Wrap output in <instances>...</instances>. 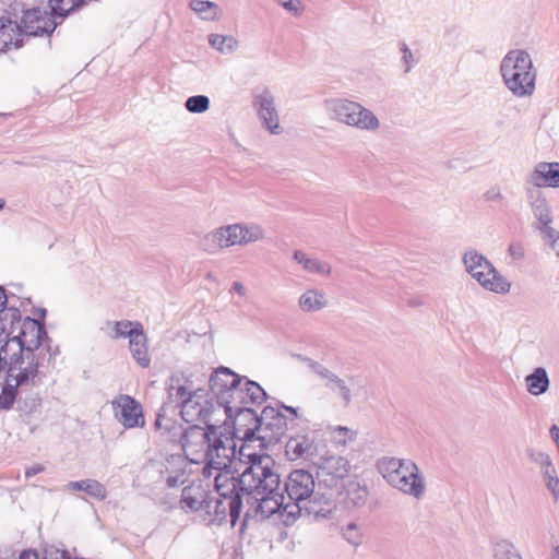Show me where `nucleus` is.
Instances as JSON below:
<instances>
[{
    "label": "nucleus",
    "mask_w": 559,
    "mask_h": 559,
    "mask_svg": "<svg viewBox=\"0 0 559 559\" xmlns=\"http://www.w3.org/2000/svg\"><path fill=\"white\" fill-rule=\"evenodd\" d=\"M297 358L305 362L307 366H309V360H312L311 358L307 357V356H302V355H297Z\"/></svg>",
    "instance_id": "nucleus-62"
},
{
    "label": "nucleus",
    "mask_w": 559,
    "mask_h": 559,
    "mask_svg": "<svg viewBox=\"0 0 559 559\" xmlns=\"http://www.w3.org/2000/svg\"><path fill=\"white\" fill-rule=\"evenodd\" d=\"M102 331L112 340L129 338L131 354L140 362V329L138 322L129 320L106 321Z\"/></svg>",
    "instance_id": "nucleus-18"
},
{
    "label": "nucleus",
    "mask_w": 559,
    "mask_h": 559,
    "mask_svg": "<svg viewBox=\"0 0 559 559\" xmlns=\"http://www.w3.org/2000/svg\"><path fill=\"white\" fill-rule=\"evenodd\" d=\"M21 312L14 306L0 312V344H7L16 334L21 324Z\"/></svg>",
    "instance_id": "nucleus-31"
},
{
    "label": "nucleus",
    "mask_w": 559,
    "mask_h": 559,
    "mask_svg": "<svg viewBox=\"0 0 559 559\" xmlns=\"http://www.w3.org/2000/svg\"><path fill=\"white\" fill-rule=\"evenodd\" d=\"M240 247L261 241L265 238V229L257 223H238Z\"/></svg>",
    "instance_id": "nucleus-37"
},
{
    "label": "nucleus",
    "mask_w": 559,
    "mask_h": 559,
    "mask_svg": "<svg viewBox=\"0 0 559 559\" xmlns=\"http://www.w3.org/2000/svg\"><path fill=\"white\" fill-rule=\"evenodd\" d=\"M330 438L334 444L345 447L355 440L356 431L344 426H336L331 428Z\"/></svg>",
    "instance_id": "nucleus-42"
},
{
    "label": "nucleus",
    "mask_w": 559,
    "mask_h": 559,
    "mask_svg": "<svg viewBox=\"0 0 559 559\" xmlns=\"http://www.w3.org/2000/svg\"><path fill=\"white\" fill-rule=\"evenodd\" d=\"M23 36L24 33L17 22H13L10 17H0V51H5L12 46L22 47Z\"/></svg>",
    "instance_id": "nucleus-27"
},
{
    "label": "nucleus",
    "mask_w": 559,
    "mask_h": 559,
    "mask_svg": "<svg viewBox=\"0 0 559 559\" xmlns=\"http://www.w3.org/2000/svg\"><path fill=\"white\" fill-rule=\"evenodd\" d=\"M550 436L556 444L559 447V427L554 425L550 428Z\"/></svg>",
    "instance_id": "nucleus-59"
},
{
    "label": "nucleus",
    "mask_w": 559,
    "mask_h": 559,
    "mask_svg": "<svg viewBox=\"0 0 559 559\" xmlns=\"http://www.w3.org/2000/svg\"><path fill=\"white\" fill-rule=\"evenodd\" d=\"M552 223H544L540 225H536V229L540 233L544 241L551 248L554 246V240L559 239V231L556 230L552 226Z\"/></svg>",
    "instance_id": "nucleus-46"
},
{
    "label": "nucleus",
    "mask_w": 559,
    "mask_h": 559,
    "mask_svg": "<svg viewBox=\"0 0 559 559\" xmlns=\"http://www.w3.org/2000/svg\"><path fill=\"white\" fill-rule=\"evenodd\" d=\"M466 272L486 290L507 294L511 283L498 272L492 263L475 249L466 250L462 258Z\"/></svg>",
    "instance_id": "nucleus-9"
},
{
    "label": "nucleus",
    "mask_w": 559,
    "mask_h": 559,
    "mask_svg": "<svg viewBox=\"0 0 559 559\" xmlns=\"http://www.w3.org/2000/svg\"><path fill=\"white\" fill-rule=\"evenodd\" d=\"M167 390L169 400L180 407L182 419L192 424V427H201L200 424H204L205 429H211L224 424V408L217 406L211 392L195 388L185 373H173Z\"/></svg>",
    "instance_id": "nucleus-3"
},
{
    "label": "nucleus",
    "mask_w": 559,
    "mask_h": 559,
    "mask_svg": "<svg viewBox=\"0 0 559 559\" xmlns=\"http://www.w3.org/2000/svg\"><path fill=\"white\" fill-rule=\"evenodd\" d=\"M309 369L318 374L321 379L325 380L328 376L332 372L330 369L321 365L316 360H309Z\"/></svg>",
    "instance_id": "nucleus-51"
},
{
    "label": "nucleus",
    "mask_w": 559,
    "mask_h": 559,
    "mask_svg": "<svg viewBox=\"0 0 559 559\" xmlns=\"http://www.w3.org/2000/svg\"><path fill=\"white\" fill-rule=\"evenodd\" d=\"M316 489L313 475L306 469L292 471L285 483L284 490L288 498V503L301 506Z\"/></svg>",
    "instance_id": "nucleus-16"
},
{
    "label": "nucleus",
    "mask_w": 559,
    "mask_h": 559,
    "mask_svg": "<svg viewBox=\"0 0 559 559\" xmlns=\"http://www.w3.org/2000/svg\"><path fill=\"white\" fill-rule=\"evenodd\" d=\"M56 16L48 8H33L23 12L21 29L25 36L50 35L57 27Z\"/></svg>",
    "instance_id": "nucleus-15"
},
{
    "label": "nucleus",
    "mask_w": 559,
    "mask_h": 559,
    "mask_svg": "<svg viewBox=\"0 0 559 559\" xmlns=\"http://www.w3.org/2000/svg\"><path fill=\"white\" fill-rule=\"evenodd\" d=\"M285 454L289 461H313L317 455V445L310 437L297 435L286 442Z\"/></svg>",
    "instance_id": "nucleus-22"
},
{
    "label": "nucleus",
    "mask_w": 559,
    "mask_h": 559,
    "mask_svg": "<svg viewBox=\"0 0 559 559\" xmlns=\"http://www.w3.org/2000/svg\"><path fill=\"white\" fill-rule=\"evenodd\" d=\"M526 198L537 225L554 222L551 205L540 190L526 188Z\"/></svg>",
    "instance_id": "nucleus-25"
},
{
    "label": "nucleus",
    "mask_w": 559,
    "mask_h": 559,
    "mask_svg": "<svg viewBox=\"0 0 559 559\" xmlns=\"http://www.w3.org/2000/svg\"><path fill=\"white\" fill-rule=\"evenodd\" d=\"M378 469L385 481L400 492L421 500L427 491L424 474L418 465L409 459L383 457Z\"/></svg>",
    "instance_id": "nucleus-6"
},
{
    "label": "nucleus",
    "mask_w": 559,
    "mask_h": 559,
    "mask_svg": "<svg viewBox=\"0 0 559 559\" xmlns=\"http://www.w3.org/2000/svg\"><path fill=\"white\" fill-rule=\"evenodd\" d=\"M20 559H40L38 554L32 550H25L20 555ZM43 559H71L67 551L60 550L55 547L45 549Z\"/></svg>",
    "instance_id": "nucleus-44"
},
{
    "label": "nucleus",
    "mask_w": 559,
    "mask_h": 559,
    "mask_svg": "<svg viewBox=\"0 0 559 559\" xmlns=\"http://www.w3.org/2000/svg\"><path fill=\"white\" fill-rule=\"evenodd\" d=\"M229 293L236 294L239 297V300L233 301V305L236 307H240L242 305L241 300H246L248 298V288L239 281L231 283Z\"/></svg>",
    "instance_id": "nucleus-49"
},
{
    "label": "nucleus",
    "mask_w": 559,
    "mask_h": 559,
    "mask_svg": "<svg viewBox=\"0 0 559 559\" xmlns=\"http://www.w3.org/2000/svg\"><path fill=\"white\" fill-rule=\"evenodd\" d=\"M335 493L343 496L342 501L353 507L364 506L368 498L367 487L361 486L359 481L354 479H347L346 483L338 487V492Z\"/></svg>",
    "instance_id": "nucleus-32"
},
{
    "label": "nucleus",
    "mask_w": 559,
    "mask_h": 559,
    "mask_svg": "<svg viewBox=\"0 0 559 559\" xmlns=\"http://www.w3.org/2000/svg\"><path fill=\"white\" fill-rule=\"evenodd\" d=\"M242 500L240 497L231 499L210 498L205 504L203 521L206 525H221L229 518L231 526L236 525L240 516Z\"/></svg>",
    "instance_id": "nucleus-13"
},
{
    "label": "nucleus",
    "mask_w": 559,
    "mask_h": 559,
    "mask_svg": "<svg viewBox=\"0 0 559 559\" xmlns=\"http://www.w3.org/2000/svg\"><path fill=\"white\" fill-rule=\"evenodd\" d=\"M548 490L555 496V498H559V478L558 476L550 477L545 480Z\"/></svg>",
    "instance_id": "nucleus-54"
},
{
    "label": "nucleus",
    "mask_w": 559,
    "mask_h": 559,
    "mask_svg": "<svg viewBox=\"0 0 559 559\" xmlns=\"http://www.w3.org/2000/svg\"><path fill=\"white\" fill-rule=\"evenodd\" d=\"M39 405H40L39 401L37 399H33L32 406L29 407L28 413L36 412L38 409Z\"/></svg>",
    "instance_id": "nucleus-61"
},
{
    "label": "nucleus",
    "mask_w": 559,
    "mask_h": 559,
    "mask_svg": "<svg viewBox=\"0 0 559 559\" xmlns=\"http://www.w3.org/2000/svg\"><path fill=\"white\" fill-rule=\"evenodd\" d=\"M85 4V0H50L49 9L56 17L63 20L73 11Z\"/></svg>",
    "instance_id": "nucleus-40"
},
{
    "label": "nucleus",
    "mask_w": 559,
    "mask_h": 559,
    "mask_svg": "<svg viewBox=\"0 0 559 559\" xmlns=\"http://www.w3.org/2000/svg\"><path fill=\"white\" fill-rule=\"evenodd\" d=\"M189 7L202 21L215 22L223 15L219 5L209 0H191Z\"/></svg>",
    "instance_id": "nucleus-35"
},
{
    "label": "nucleus",
    "mask_w": 559,
    "mask_h": 559,
    "mask_svg": "<svg viewBox=\"0 0 559 559\" xmlns=\"http://www.w3.org/2000/svg\"><path fill=\"white\" fill-rule=\"evenodd\" d=\"M44 471H45V467L41 464H34L33 466L26 468L25 477L26 478L33 477Z\"/></svg>",
    "instance_id": "nucleus-58"
},
{
    "label": "nucleus",
    "mask_w": 559,
    "mask_h": 559,
    "mask_svg": "<svg viewBox=\"0 0 559 559\" xmlns=\"http://www.w3.org/2000/svg\"><path fill=\"white\" fill-rule=\"evenodd\" d=\"M325 386L337 394L344 405H349L354 395H357L360 389L359 380L355 377L346 379L340 378L333 371L325 379Z\"/></svg>",
    "instance_id": "nucleus-24"
},
{
    "label": "nucleus",
    "mask_w": 559,
    "mask_h": 559,
    "mask_svg": "<svg viewBox=\"0 0 559 559\" xmlns=\"http://www.w3.org/2000/svg\"><path fill=\"white\" fill-rule=\"evenodd\" d=\"M252 106L262 127L273 135H280L284 128L280 122V115L276 108L275 96L269 87L254 91Z\"/></svg>",
    "instance_id": "nucleus-12"
},
{
    "label": "nucleus",
    "mask_w": 559,
    "mask_h": 559,
    "mask_svg": "<svg viewBox=\"0 0 559 559\" xmlns=\"http://www.w3.org/2000/svg\"><path fill=\"white\" fill-rule=\"evenodd\" d=\"M297 358L305 362L307 366H309V360H312L311 358L307 357V356H302V355H297Z\"/></svg>",
    "instance_id": "nucleus-63"
},
{
    "label": "nucleus",
    "mask_w": 559,
    "mask_h": 559,
    "mask_svg": "<svg viewBox=\"0 0 559 559\" xmlns=\"http://www.w3.org/2000/svg\"><path fill=\"white\" fill-rule=\"evenodd\" d=\"M530 457L540 468L545 467L549 462H551L549 455L540 451H531Z\"/></svg>",
    "instance_id": "nucleus-52"
},
{
    "label": "nucleus",
    "mask_w": 559,
    "mask_h": 559,
    "mask_svg": "<svg viewBox=\"0 0 559 559\" xmlns=\"http://www.w3.org/2000/svg\"><path fill=\"white\" fill-rule=\"evenodd\" d=\"M552 559H559V545L554 550Z\"/></svg>",
    "instance_id": "nucleus-64"
},
{
    "label": "nucleus",
    "mask_w": 559,
    "mask_h": 559,
    "mask_svg": "<svg viewBox=\"0 0 559 559\" xmlns=\"http://www.w3.org/2000/svg\"><path fill=\"white\" fill-rule=\"evenodd\" d=\"M336 491L328 488V491H321L320 488L307 498V500L299 506L300 515L302 513L312 516L316 520L326 519L336 508Z\"/></svg>",
    "instance_id": "nucleus-20"
},
{
    "label": "nucleus",
    "mask_w": 559,
    "mask_h": 559,
    "mask_svg": "<svg viewBox=\"0 0 559 559\" xmlns=\"http://www.w3.org/2000/svg\"><path fill=\"white\" fill-rule=\"evenodd\" d=\"M209 45L222 55H231L239 48L238 40L233 35L210 34Z\"/></svg>",
    "instance_id": "nucleus-38"
},
{
    "label": "nucleus",
    "mask_w": 559,
    "mask_h": 559,
    "mask_svg": "<svg viewBox=\"0 0 559 559\" xmlns=\"http://www.w3.org/2000/svg\"><path fill=\"white\" fill-rule=\"evenodd\" d=\"M85 486H86V479L76 480V481H69L64 486V490H68V491H71V492H74V491H84L85 492V489H86Z\"/></svg>",
    "instance_id": "nucleus-53"
},
{
    "label": "nucleus",
    "mask_w": 559,
    "mask_h": 559,
    "mask_svg": "<svg viewBox=\"0 0 559 559\" xmlns=\"http://www.w3.org/2000/svg\"><path fill=\"white\" fill-rule=\"evenodd\" d=\"M155 426L157 429L169 430L170 419H167L163 414H158L155 420Z\"/></svg>",
    "instance_id": "nucleus-56"
},
{
    "label": "nucleus",
    "mask_w": 559,
    "mask_h": 559,
    "mask_svg": "<svg viewBox=\"0 0 559 559\" xmlns=\"http://www.w3.org/2000/svg\"><path fill=\"white\" fill-rule=\"evenodd\" d=\"M282 407L285 412L289 414V417L285 416L283 413L276 411L273 407H265L262 411L261 417H255V428L259 432L266 429L271 430V435L259 436L257 438L258 440H264L266 438L278 439L286 430L287 419L293 420L297 417V411L295 408L290 406Z\"/></svg>",
    "instance_id": "nucleus-17"
},
{
    "label": "nucleus",
    "mask_w": 559,
    "mask_h": 559,
    "mask_svg": "<svg viewBox=\"0 0 559 559\" xmlns=\"http://www.w3.org/2000/svg\"><path fill=\"white\" fill-rule=\"evenodd\" d=\"M7 302H8V296H7V294H5L4 289H3V287H1V286H0V312H1L2 310H4V309H3V307H4V305H5Z\"/></svg>",
    "instance_id": "nucleus-60"
},
{
    "label": "nucleus",
    "mask_w": 559,
    "mask_h": 559,
    "mask_svg": "<svg viewBox=\"0 0 559 559\" xmlns=\"http://www.w3.org/2000/svg\"><path fill=\"white\" fill-rule=\"evenodd\" d=\"M245 441H240V490L248 497L257 495H271L281 487V477L275 461L266 453L258 452L251 444L254 431L245 432Z\"/></svg>",
    "instance_id": "nucleus-4"
},
{
    "label": "nucleus",
    "mask_w": 559,
    "mask_h": 559,
    "mask_svg": "<svg viewBox=\"0 0 559 559\" xmlns=\"http://www.w3.org/2000/svg\"><path fill=\"white\" fill-rule=\"evenodd\" d=\"M276 2L293 16H299L304 12V5L300 0H276Z\"/></svg>",
    "instance_id": "nucleus-48"
},
{
    "label": "nucleus",
    "mask_w": 559,
    "mask_h": 559,
    "mask_svg": "<svg viewBox=\"0 0 559 559\" xmlns=\"http://www.w3.org/2000/svg\"><path fill=\"white\" fill-rule=\"evenodd\" d=\"M243 466H230L222 471H212L211 479L216 492L221 498L231 499V497L245 496L240 490V474Z\"/></svg>",
    "instance_id": "nucleus-19"
},
{
    "label": "nucleus",
    "mask_w": 559,
    "mask_h": 559,
    "mask_svg": "<svg viewBox=\"0 0 559 559\" xmlns=\"http://www.w3.org/2000/svg\"><path fill=\"white\" fill-rule=\"evenodd\" d=\"M182 489L168 490L158 498L168 509L180 508L186 512L204 511L209 501L206 491L200 484L182 485Z\"/></svg>",
    "instance_id": "nucleus-11"
},
{
    "label": "nucleus",
    "mask_w": 559,
    "mask_h": 559,
    "mask_svg": "<svg viewBox=\"0 0 559 559\" xmlns=\"http://www.w3.org/2000/svg\"><path fill=\"white\" fill-rule=\"evenodd\" d=\"M526 188H559V163L540 162L534 166L526 177Z\"/></svg>",
    "instance_id": "nucleus-21"
},
{
    "label": "nucleus",
    "mask_w": 559,
    "mask_h": 559,
    "mask_svg": "<svg viewBox=\"0 0 559 559\" xmlns=\"http://www.w3.org/2000/svg\"><path fill=\"white\" fill-rule=\"evenodd\" d=\"M85 493L96 500H105L107 497L106 487L96 479H86Z\"/></svg>",
    "instance_id": "nucleus-45"
},
{
    "label": "nucleus",
    "mask_w": 559,
    "mask_h": 559,
    "mask_svg": "<svg viewBox=\"0 0 559 559\" xmlns=\"http://www.w3.org/2000/svg\"><path fill=\"white\" fill-rule=\"evenodd\" d=\"M253 499L252 510L259 520H265L274 515L286 526L294 524L300 516V508L296 503H285L284 496L278 491L271 495H257L248 497L250 503Z\"/></svg>",
    "instance_id": "nucleus-10"
},
{
    "label": "nucleus",
    "mask_w": 559,
    "mask_h": 559,
    "mask_svg": "<svg viewBox=\"0 0 559 559\" xmlns=\"http://www.w3.org/2000/svg\"><path fill=\"white\" fill-rule=\"evenodd\" d=\"M210 98L206 95L190 96L185 102V108L191 114H203L210 108Z\"/></svg>",
    "instance_id": "nucleus-43"
},
{
    "label": "nucleus",
    "mask_w": 559,
    "mask_h": 559,
    "mask_svg": "<svg viewBox=\"0 0 559 559\" xmlns=\"http://www.w3.org/2000/svg\"><path fill=\"white\" fill-rule=\"evenodd\" d=\"M400 51L402 53L401 62L404 68V72L408 73L417 63V60L405 43L400 44Z\"/></svg>",
    "instance_id": "nucleus-47"
},
{
    "label": "nucleus",
    "mask_w": 559,
    "mask_h": 559,
    "mask_svg": "<svg viewBox=\"0 0 559 559\" xmlns=\"http://www.w3.org/2000/svg\"><path fill=\"white\" fill-rule=\"evenodd\" d=\"M357 102L348 98H328L324 100L323 106L330 119L347 126L353 110H355Z\"/></svg>",
    "instance_id": "nucleus-26"
},
{
    "label": "nucleus",
    "mask_w": 559,
    "mask_h": 559,
    "mask_svg": "<svg viewBox=\"0 0 559 559\" xmlns=\"http://www.w3.org/2000/svg\"><path fill=\"white\" fill-rule=\"evenodd\" d=\"M508 253L513 260L521 261L525 257V248L521 242L513 241L509 245Z\"/></svg>",
    "instance_id": "nucleus-50"
},
{
    "label": "nucleus",
    "mask_w": 559,
    "mask_h": 559,
    "mask_svg": "<svg viewBox=\"0 0 559 559\" xmlns=\"http://www.w3.org/2000/svg\"><path fill=\"white\" fill-rule=\"evenodd\" d=\"M341 533L343 538L354 547H358L362 543V531L356 522L344 524Z\"/></svg>",
    "instance_id": "nucleus-41"
},
{
    "label": "nucleus",
    "mask_w": 559,
    "mask_h": 559,
    "mask_svg": "<svg viewBox=\"0 0 559 559\" xmlns=\"http://www.w3.org/2000/svg\"><path fill=\"white\" fill-rule=\"evenodd\" d=\"M540 471L545 480L549 479L550 477L557 476L556 469L551 462H549L545 467L540 468Z\"/></svg>",
    "instance_id": "nucleus-57"
},
{
    "label": "nucleus",
    "mask_w": 559,
    "mask_h": 559,
    "mask_svg": "<svg viewBox=\"0 0 559 559\" xmlns=\"http://www.w3.org/2000/svg\"><path fill=\"white\" fill-rule=\"evenodd\" d=\"M115 418L126 428H133L138 425L140 413L138 403L129 395H119L111 402Z\"/></svg>",
    "instance_id": "nucleus-23"
},
{
    "label": "nucleus",
    "mask_w": 559,
    "mask_h": 559,
    "mask_svg": "<svg viewBox=\"0 0 559 559\" xmlns=\"http://www.w3.org/2000/svg\"><path fill=\"white\" fill-rule=\"evenodd\" d=\"M243 379L226 367L216 369L210 377V390L215 397L217 406L224 408L225 425L234 416L245 412L242 402Z\"/></svg>",
    "instance_id": "nucleus-7"
},
{
    "label": "nucleus",
    "mask_w": 559,
    "mask_h": 559,
    "mask_svg": "<svg viewBox=\"0 0 559 559\" xmlns=\"http://www.w3.org/2000/svg\"><path fill=\"white\" fill-rule=\"evenodd\" d=\"M486 200L488 201H501L502 193L499 188L492 187L485 193Z\"/></svg>",
    "instance_id": "nucleus-55"
},
{
    "label": "nucleus",
    "mask_w": 559,
    "mask_h": 559,
    "mask_svg": "<svg viewBox=\"0 0 559 559\" xmlns=\"http://www.w3.org/2000/svg\"><path fill=\"white\" fill-rule=\"evenodd\" d=\"M499 71L506 88L514 97L530 98L535 94L537 69L526 50L508 51L501 59Z\"/></svg>",
    "instance_id": "nucleus-5"
},
{
    "label": "nucleus",
    "mask_w": 559,
    "mask_h": 559,
    "mask_svg": "<svg viewBox=\"0 0 559 559\" xmlns=\"http://www.w3.org/2000/svg\"><path fill=\"white\" fill-rule=\"evenodd\" d=\"M293 260L296 263H298L305 272L309 274L329 276L332 271V266L329 262L310 255L302 250H295L293 252Z\"/></svg>",
    "instance_id": "nucleus-30"
},
{
    "label": "nucleus",
    "mask_w": 559,
    "mask_h": 559,
    "mask_svg": "<svg viewBox=\"0 0 559 559\" xmlns=\"http://www.w3.org/2000/svg\"><path fill=\"white\" fill-rule=\"evenodd\" d=\"M13 335L0 347V370H7L0 395V405L3 407L14 403L20 388L34 383L38 373L34 352L40 346L46 331L37 320L26 317L21 318L19 331Z\"/></svg>",
    "instance_id": "nucleus-1"
},
{
    "label": "nucleus",
    "mask_w": 559,
    "mask_h": 559,
    "mask_svg": "<svg viewBox=\"0 0 559 559\" xmlns=\"http://www.w3.org/2000/svg\"><path fill=\"white\" fill-rule=\"evenodd\" d=\"M316 464L320 484L338 492V487L346 483L350 469L349 462L340 455H329L321 456Z\"/></svg>",
    "instance_id": "nucleus-14"
},
{
    "label": "nucleus",
    "mask_w": 559,
    "mask_h": 559,
    "mask_svg": "<svg viewBox=\"0 0 559 559\" xmlns=\"http://www.w3.org/2000/svg\"><path fill=\"white\" fill-rule=\"evenodd\" d=\"M230 433H224L221 427L204 429L203 427H190L182 433L181 450L189 462L204 464L202 476L211 479L212 471H222L227 467L242 466L240 461V441Z\"/></svg>",
    "instance_id": "nucleus-2"
},
{
    "label": "nucleus",
    "mask_w": 559,
    "mask_h": 559,
    "mask_svg": "<svg viewBox=\"0 0 559 559\" xmlns=\"http://www.w3.org/2000/svg\"><path fill=\"white\" fill-rule=\"evenodd\" d=\"M326 306V296L318 288H308L298 298V307L304 312H317Z\"/></svg>",
    "instance_id": "nucleus-33"
},
{
    "label": "nucleus",
    "mask_w": 559,
    "mask_h": 559,
    "mask_svg": "<svg viewBox=\"0 0 559 559\" xmlns=\"http://www.w3.org/2000/svg\"><path fill=\"white\" fill-rule=\"evenodd\" d=\"M493 559H522L514 544L504 538H493L490 542Z\"/></svg>",
    "instance_id": "nucleus-39"
},
{
    "label": "nucleus",
    "mask_w": 559,
    "mask_h": 559,
    "mask_svg": "<svg viewBox=\"0 0 559 559\" xmlns=\"http://www.w3.org/2000/svg\"><path fill=\"white\" fill-rule=\"evenodd\" d=\"M526 390L534 396L546 393L550 385V380L545 368L537 367L532 373L525 377Z\"/></svg>",
    "instance_id": "nucleus-34"
},
{
    "label": "nucleus",
    "mask_w": 559,
    "mask_h": 559,
    "mask_svg": "<svg viewBox=\"0 0 559 559\" xmlns=\"http://www.w3.org/2000/svg\"><path fill=\"white\" fill-rule=\"evenodd\" d=\"M264 390L254 381L243 379L242 381V402L245 412H250L253 405H260L265 400Z\"/></svg>",
    "instance_id": "nucleus-36"
},
{
    "label": "nucleus",
    "mask_w": 559,
    "mask_h": 559,
    "mask_svg": "<svg viewBox=\"0 0 559 559\" xmlns=\"http://www.w3.org/2000/svg\"><path fill=\"white\" fill-rule=\"evenodd\" d=\"M188 461L186 453L160 451L154 457H151L144 466L145 476L154 478L158 475V480L164 485L163 490H176L188 483Z\"/></svg>",
    "instance_id": "nucleus-8"
},
{
    "label": "nucleus",
    "mask_w": 559,
    "mask_h": 559,
    "mask_svg": "<svg viewBox=\"0 0 559 559\" xmlns=\"http://www.w3.org/2000/svg\"><path fill=\"white\" fill-rule=\"evenodd\" d=\"M206 238L219 249L240 246L238 223L217 227Z\"/></svg>",
    "instance_id": "nucleus-29"
},
{
    "label": "nucleus",
    "mask_w": 559,
    "mask_h": 559,
    "mask_svg": "<svg viewBox=\"0 0 559 559\" xmlns=\"http://www.w3.org/2000/svg\"><path fill=\"white\" fill-rule=\"evenodd\" d=\"M380 120L374 112L357 102L356 108L353 110L347 127L355 128L360 131L376 132L380 129Z\"/></svg>",
    "instance_id": "nucleus-28"
}]
</instances>
